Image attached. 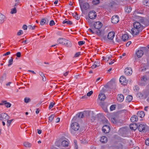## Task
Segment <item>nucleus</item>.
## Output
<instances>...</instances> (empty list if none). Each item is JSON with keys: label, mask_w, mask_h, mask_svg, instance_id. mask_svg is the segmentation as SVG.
<instances>
[{"label": "nucleus", "mask_w": 149, "mask_h": 149, "mask_svg": "<svg viewBox=\"0 0 149 149\" xmlns=\"http://www.w3.org/2000/svg\"><path fill=\"white\" fill-rule=\"evenodd\" d=\"M137 116L140 118H143L145 116V113L144 111H138L137 113Z\"/></svg>", "instance_id": "22"}, {"label": "nucleus", "mask_w": 149, "mask_h": 149, "mask_svg": "<svg viewBox=\"0 0 149 149\" xmlns=\"http://www.w3.org/2000/svg\"><path fill=\"white\" fill-rule=\"evenodd\" d=\"M132 7L130 6H127L125 7V12L129 13L132 10Z\"/></svg>", "instance_id": "24"}, {"label": "nucleus", "mask_w": 149, "mask_h": 149, "mask_svg": "<svg viewBox=\"0 0 149 149\" xmlns=\"http://www.w3.org/2000/svg\"><path fill=\"white\" fill-rule=\"evenodd\" d=\"M1 103H0L1 105H3V104H4V103H5V102H6V100H2L1 101Z\"/></svg>", "instance_id": "54"}, {"label": "nucleus", "mask_w": 149, "mask_h": 149, "mask_svg": "<svg viewBox=\"0 0 149 149\" xmlns=\"http://www.w3.org/2000/svg\"><path fill=\"white\" fill-rule=\"evenodd\" d=\"M80 52H77L74 55V57H78L80 55Z\"/></svg>", "instance_id": "49"}, {"label": "nucleus", "mask_w": 149, "mask_h": 149, "mask_svg": "<svg viewBox=\"0 0 149 149\" xmlns=\"http://www.w3.org/2000/svg\"><path fill=\"white\" fill-rule=\"evenodd\" d=\"M54 115L52 114L49 117V122H52L54 117Z\"/></svg>", "instance_id": "35"}, {"label": "nucleus", "mask_w": 149, "mask_h": 149, "mask_svg": "<svg viewBox=\"0 0 149 149\" xmlns=\"http://www.w3.org/2000/svg\"><path fill=\"white\" fill-rule=\"evenodd\" d=\"M138 119L137 116L135 115H134L132 116L130 118L131 121L133 123L136 122L138 120Z\"/></svg>", "instance_id": "16"}, {"label": "nucleus", "mask_w": 149, "mask_h": 149, "mask_svg": "<svg viewBox=\"0 0 149 149\" xmlns=\"http://www.w3.org/2000/svg\"><path fill=\"white\" fill-rule=\"evenodd\" d=\"M27 26L25 25L24 24L22 26V28L24 30H26L27 29Z\"/></svg>", "instance_id": "53"}, {"label": "nucleus", "mask_w": 149, "mask_h": 149, "mask_svg": "<svg viewBox=\"0 0 149 149\" xmlns=\"http://www.w3.org/2000/svg\"><path fill=\"white\" fill-rule=\"evenodd\" d=\"M17 10L16 8L15 7L11 9V11L10 12V13L12 14L16 13H17Z\"/></svg>", "instance_id": "33"}, {"label": "nucleus", "mask_w": 149, "mask_h": 149, "mask_svg": "<svg viewBox=\"0 0 149 149\" xmlns=\"http://www.w3.org/2000/svg\"><path fill=\"white\" fill-rule=\"evenodd\" d=\"M23 33V32L22 30H20L17 33V35L18 36H20Z\"/></svg>", "instance_id": "44"}, {"label": "nucleus", "mask_w": 149, "mask_h": 149, "mask_svg": "<svg viewBox=\"0 0 149 149\" xmlns=\"http://www.w3.org/2000/svg\"><path fill=\"white\" fill-rule=\"evenodd\" d=\"M42 78V80L43 81H45L46 80V78L45 76V75H44V76H42L41 77Z\"/></svg>", "instance_id": "57"}, {"label": "nucleus", "mask_w": 149, "mask_h": 149, "mask_svg": "<svg viewBox=\"0 0 149 149\" xmlns=\"http://www.w3.org/2000/svg\"><path fill=\"white\" fill-rule=\"evenodd\" d=\"M147 80V78L146 76H143L142 77L141 79V82L139 83L141 84V83H144V82H145Z\"/></svg>", "instance_id": "27"}, {"label": "nucleus", "mask_w": 149, "mask_h": 149, "mask_svg": "<svg viewBox=\"0 0 149 149\" xmlns=\"http://www.w3.org/2000/svg\"><path fill=\"white\" fill-rule=\"evenodd\" d=\"M10 54V52H6V53L4 54L3 55V56H7V55L9 54Z\"/></svg>", "instance_id": "59"}, {"label": "nucleus", "mask_w": 149, "mask_h": 149, "mask_svg": "<svg viewBox=\"0 0 149 149\" xmlns=\"http://www.w3.org/2000/svg\"><path fill=\"white\" fill-rule=\"evenodd\" d=\"M49 20L48 19L45 18L43 19L40 21V24L42 25H43L44 24H48Z\"/></svg>", "instance_id": "17"}, {"label": "nucleus", "mask_w": 149, "mask_h": 149, "mask_svg": "<svg viewBox=\"0 0 149 149\" xmlns=\"http://www.w3.org/2000/svg\"><path fill=\"white\" fill-rule=\"evenodd\" d=\"M112 23L115 24L117 23L119 21V18L118 16L115 15L113 16L111 19Z\"/></svg>", "instance_id": "9"}, {"label": "nucleus", "mask_w": 149, "mask_h": 149, "mask_svg": "<svg viewBox=\"0 0 149 149\" xmlns=\"http://www.w3.org/2000/svg\"><path fill=\"white\" fill-rule=\"evenodd\" d=\"M88 16L90 19H94L96 17L97 14L95 11L91 10L89 12Z\"/></svg>", "instance_id": "6"}, {"label": "nucleus", "mask_w": 149, "mask_h": 149, "mask_svg": "<svg viewBox=\"0 0 149 149\" xmlns=\"http://www.w3.org/2000/svg\"><path fill=\"white\" fill-rule=\"evenodd\" d=\"M116 40L118 42H120L121 41V40L120 39V38H118V37L116 38Z\"/></svg>", "instance_id": "62"}, {"label": "nucleus", "mask_w": 149, "mask_h": 149, "mask_svg": "<svg viewBox=\"0 0 149 149\" xmlns=\"http://www.w3.org/2000/svg\"><path fill=\"white\" fill-rule=\"evenodd\" d=\"M24 146L26 147H29L31 146V144L29 142H25L24 143Z\"/></svg>", "instance_id": "38"}, {"label": "nucleus", "mask_w": 149, "mask_h": 149, "mask_svg": "<svg viewBox=\"0 0 149 149\" xmlns=\"http://www.w3.org/2000/svg\"><path fill=\"white\" fill-rule=\"evenodd\" d=\"M0 116V120L2 121H6L10 118V116L5 113H1Z\"/></svg>", "instance_id": "5"}, {"label": "nucleus", "mask_w": 149, "mask_h": 149, "mask_svg": "<svg viewBox=\"0 0 149 149\" xmlns=\"http://www.w3.org/2000/svg\"><path fill=\"white\" fill-rule=\"evenodd\" d=\"M97 29L98 30L96 31V33L98 36H100L101 33V31L99 30V29Z\"/></svg>", "instance_id": "45"}, {"label": "nucleus", "mask_w": 149, "mask_h": 149, "mask_svg": "<svg viewBox=\"0 0 149 149\" xmlns=\"http://www.w3.org/2000/svg\"><path fill=\"white\" fill-rule=\"evenodd\" d=\"M6 72H4L2 75L0 77L1 82H3L6 79Z\"/></svg>", "instance_id": "23"}, {"label": "nucleus", "mask_w": 149, "mask_h": 149, "mask_svg": "<svg viewBox=\"0 0 149 149\" xmlns=\"http://www.w3.org/2000/svg\"><path fill=\"white\" fill-rule=\"evenodd\" d=\"M4 16L1 13H0V23H2L4 22Z\"/></svg>", "instance_id": "30"}, {"label": "nucleus", "mask_w": 149, "mask_h": 149, "mask_svg": "<svg viewBox=\"0 0 149 149\" xmlns=\"http://www.w3.org/2000/svg\"><path fill=\"white\" fill-rule=\"evenodd\" d=\"M143 54V52L141 50H139L136 52V56L138 58L141 57L142 56Z\"/></svg>", "instance_id": "20"}, {"label": "nucleus", "mask_w": 149, "mask_h": 149, "mask_svg": "<svg viewBox=\"0 0 149 149\" xmlns=\"http://www.w3.org/2000/svg\"><path fill=\"white\" fill-rule=\"evenodd\" d=\"M135 125L136 126V128H138L139 131L141 132H144L145 131L146 128L145 124H139V123H135Z\"/></svg>", "instance_id": "3"}, {"label": "nucleus", "mask_w": 149, "mask_h": 149, "mask_svg": "<svg viewBox=\"0 0 149 149\" xmlns=\"http://www.w3.org/2000/svg\"><path fill=\"white\" fill-rule=\"evenodd\" d=\"M100 2L99 0H93L92 1V3L94 5H96L98 4Z\"/></svg>", "instance_id": "39"}, {"label": "nucleus", "mask_w": 149, "mask_h": 149, "mask_svg": "<svg viewBox=\"0 0 149 149\" xmlns=\"http://www.w3.org/2000/svg\"><path fill=\"white\" fill-rule=\"evenodd\" d=\"M133 99L132 96L131 95H128L126 97V100L129 102H130Z\"/></svg>", "instance_id": "31"}, {"label": "nucleus", "mask_w": 149, "mask_h": 149, "mask_svg": "<svg viewBox=\"0 0 149 149\" xmlns=\"http://www.w3.org/2000/svg\"><path fill=\"white\" fill-rule=\"evenodd\" d=\"M13 119H11L10 120H7L8 123V124H7V125L8 127H9L10 126V124L11 123V122L13 121Z\"/></svg>", "instance_id": "41"}, {"label": "nucleus", "mask_w": 149, "mask_h": 149, "mask_svg": "<svg viewBox=\"0 0 149 149\" xmlns=\"http://www.w3.org/2000/svg\"><path fill=\"white\" fill-rule=\"evenodd\" d=\"M65 41H66V39L63 38H59L58 39V42L59 44H61L63 45L65 44L64 42H65Z\"/></svg>", "instance_id": "25"}, {"label": "nucleus", "mask_w": 149, "mask_h": 149, "mask_svg": "<svg viewBox=\"0 0 149 149\" xmlns=\"http://www.w3.org/2000/svg\"><path fill=\"white\" fill-rule=\"evenodd\" d=\"M77 12H74V13H72V15L74 17H75V16L77 15Z\"/></svg>", "instance_id": "58"}, {"label": "nucleus", "mask_w": 149, "mask_h": 149, "mask_svg": "<svg viewBox=\"0 0 149 149\" xmlns=\"http://www.w3.org/2000/svg\"><path fill=\"white\" fill-rule=\"evenodd\" d=\"M37 131L38 132V134H41V132H42V130H41L38 129L37 130Z\"/></svg>", "instance_id": "64"}, {"label": "nucleus", "mask_w": 149, "mask_h": 149, "mask_svg": "<svg viewBox=\"0 0 149 149\" xmlns=\"http://www.w3.org/2000/svg\"><path fill=\"white\" fill-rule=\"evenodd\" d=\"M39 74L41 76H44V74L42 72H39Z\"/></svg>", "instance_id": "63"}, {"label": "nucleus", "mask_w": 149, "mask_h": 149, "mask_svg": "<svg viewBox=\"0 0 149 149\" xmlns=\"http://www.w3.org/2000/svg\"><path fill=\"white\" fill-rule=\"evenodd\" d=\"M71 127L73 130L76 131H78L79 126L78 123L77 122H74L72 124Z\"/></svg>", "instance_id": "8"}, {"label": "nucleus", "mask_w": 149, "mask_h": 149, "mask_svg": "<svg viewBox=\"0 0 149 149\" xmlns=\"http://www.w3.org/2000/svg\"><path fill=\"white\" fill-rule=\"evenodd\" d=\"M119 81L121 84L123 85H126L128 82V80H127L124 76H121L120 78Z\"/></svg>", "instance_id": "7"}, {"label": "nucleus", "mask_w": 149, "mask_h": 149, "mask_svg": "<svg viewBox=\"0 0 149 149\" xmlns=\"http://www.w3.org/2000/svg\"><path fill=\"white\" fill-rule=\"evenodd\" d=\"M13 58L12 57H11V59L9 60L8 61V66H9L10 65H11L13 64Z\"/></svg>", "instance_id": "40"}, {"label": "nucleus", "mask_w": 149, "mask_h": 149, "mask_svg": "<svg viewBox=\"0 0 149 149\" xmlns=\"http://www.w3.org/2000/svg\"><path fill=\"white\" fill-rule=\"evenodd\" d=\"M124 99V97L123 95L120 94L118 95L117 97V100L119 102H122Z\"/></svg>", "instance_id": "14"}, {"label": "nucleus", "mask_w": 149, "mask_h": 149, "mask_svg": "<svg viewBox=\"0 0 149 149\" xmlns=\"http://www.w3.org/2000/svg\"><path fill=\"white\" fill-rule=\"evenodd\" d=\"M131 43V41H129L126 44V45L127 47H128L130 45V44Z\"/></svg>", "instance_id": "55"}, {"label": "nucleus", "mask_w": 149, "mask_h": 149, "mask_svg": "<svg viewBox=\"0 0 149 149\" xmlns=\"http://www.w3.org/2000/svg\"><path fill=\"white\" fill-rule=\"evenodd\" d=\"M21 53L20 52H18L17 53L16 55L18 57H20L21 56Z\"/></svg>", "instance_id": "52"}, {"label": "nucleus", "mask_w": 149, "mask_h": 149, "mask_svg": "<svg viewBox=\"0 0 149 149\" xmlns=\"http://www.w3.org/2000/svg\"><path fill=\"white\" fill-rule=\"evenodd\" d=\"M134 125H135V123L133 124H131L130 125V129L132 130H135L136 129V128L134 129L133 127Z\"/></svg>", "instance_id": "43"}, {"label": "nucleus", "mask_w": 149, "mask_h": 149, "mask_svg": "<svg viewBox=\"0 0 149 149\" xmlns=\"http://www.w3.org/2000/svg\"><path fill=\"white\" fill-rule=\"evenodd\" d=\"M54 104L55 103H53L52 102L50 103L49 107V109H50L52 108L53 107Z\"/></svg>", "instance_id": "42"}, {"label": "nucleus", "mask_w": 149, "mask_h": 149, "mask_svg": "<svg viewBox=\"0 0 149 149\" xmlns=\"http://www.w3.org/2000/svg\"><path fill=\"white\" fill-rule=\"evenodd\" d=\"M115 33L113 32H109L107 38L109 40H112L113 39L115 36Z\"/></svg>", "instance_id": "13"}, {"label": "nucleus", "mask_w": 149, "mask_h": 149, "mask_svg": "<svg viewBox=\"0 0 149 149\" xmlns=\"http://www.w3.org/2000/svg\"><path fill=\"white\" fill-rule=\"evenodd\" d=\"M115 107L114 105H112L110 107V109L111 111H112L115 109Z\"/></svg>", "instance_id": "51"}, {"label": "nucleus", "mask_w": 149, "mask_h": 149, "mask_svg": "<svg viewBox=\"0 0 149 149\" xmlns=\"http://www.w3.org/2000/svg\"><path fill=\"white\" fill-rule=\"evenodd\" d=\"M102 24L100 22H97L94 23V26L97 29H100L102 26Z\"/></svg>", "instance_id": "11"}, {"label": "nucleus", "mask_w": 149, "mask_h": 149, "mask_svg": "<svg viewBox=\"0 0 149 149\" xmlns=\"http://www.w3.org/2000/svg\"><path fill=\"white\" fill-rule=\"evenodd\" d=\"M69 71H67L65 73H64L63 75L65 76H66L68 74Z\"/></svg>", "instance_id": "61"}, {"label": "nucleus", "mask_w": 149, "mask_h": 149, "mask_svg": "<svg viewBox=\"0 0 149 149\" xmlns=\"http://www.w3.org/2000/svg\"><path fill=\"white\" fill-rule=\"evenodd\" d=\"M124 72L127 75H130L132 73V70L131 68L127 67L125 69Z\"/></svg>", "instance_id": "10"}, {"label": "nucleus", "mask_w": 149, "mask_h": 149, "mask_svg": "<svg viewBox=\"0 0 149 149\" xmlns=\"http://www.w3.org/2000/svg\"><path fill=\"white\" fill-rule=\"evenodd\" d=\"M133 27L132 28L131 31L133 34L136 35L141 32L143 29V26L141 23L136 21L133 24Z\"/></svg>", "instance_id": "1"}, {"label": "nucleus", "mask_w": 149, "mask_h": 149, "mask_svg": "<svg viewBox=\"0 0 149 149\" xmlns=\"http://www.w3.org/2000/svg\"><path fill=\"white\" fill-rule=\"evenodd\" d=\"M93 93V91H92L88 92L87 94V96H90Z\"/></svg>", "instance_id": "47"}, {"label": "nucleus", "mask_w": 149, "mask_h": 149, "mask_svg": "<svg viewBox=\"0 0 149 149\" xmlns=\"http://www.w3.org/2000/svg\"><path fill=\"white\" fill-rule=\"evenodd\" d=\"M79 4L81 10L82 11H83V9L86 10L89 8V5L88 3H83L82 2L79 1Z\"/></svg>", "instance_id": "4"}, {"label": "nucleus", "mask_w": 149, "mask_h": 149, "mask_svg": "<svg viewBox=\"0 0 149 149\" xmlns=\"http://www.w3.org/2000/svg\"><path fill=\"white\" fill-rule=\"evenodd\" d=\"M40 111V110L39 108L36 109V113L37 114H38L39 113V111Z\"/></svg>", "instance_id": "60"}, {"label": "nucleus", "mask_w": 149, "mask_h": 149, "mask_svg": "<svg viewBox=\"0 0 149 149\" xmlns=\"http://www.w3.org/2000/svg\"><path fill=\"white\" fill-rule=\"evenodd\" d=\"M141 50H142L143 52H144L147 53L148 52V48L146 47H142L141 48Z\"/></svg>", "instance_id": "32"}, {"label": "nucleus", "mask_w": 149, "mask_h": 149, "mask_svg": "<svg viewBox=\"0 0 149 149\" xmlns=\"http://www.w3.org/2000/svg\"><path fill=\"white\" fill-rule=\"evenodd\" d=\"M55 24V23L54 20H52L49 23V25L51 26H52Z\"/></svg>", "instance_id": "46"}, {"label": "nucleus", "mask_w": 149, "mask_h": 149, "mask_svg": "<svg viewBox=\"0 0 149 149\" xmlns=\"http://www.w3.org/2000/svg\"><path fill=\"white\" fill-rule=\"evenodd\" d=\"M109 87L111 89H113L115 88V82L113 81H111L108 84Z\"/></svg>", "instance_id": "19"}, {"label": "nucleus", "mask_w": 149, "mask_h": 149, "mask_svg": "<svg viewBox=\"0 0 149 149\" xmlns=\"http://www.w3.org/2000/svg\"><path fill=\"white\" fill-rule=\"evenodd\" d=\"M4 105L7 108L10 107L11 106V104L9 102H7L4 103Z\"/></svg>", "instance_id": "34"}, {"label": "nucleus", "mask_w": 149, "mask_h": 149, "mask_svg": "<svg viewBox=\"0 0 149 149\" xmlns=\"http://www.w3.org/2000/svg\"><path fill=\"white\" fill-rule=\"evenodd\" d=\"M90 111H84L82 112H80L77 114L74 117L73 119L76 120L77 118H87L89 116Z\"/></svg>", "instance_id": "2"}, {"label": "nucleus", "mask_w": 149, "mask_h": 149, "mask_svg": "<svg viewBox=\"0 0 149 149\" xmlns=\"http://www.w3.org/2000/svg\"><path fill=\"white\" fill-rule=\"evenodd\" d=\"M66 42H67V44L65 45L68 47H71V44L70 42L67 40H66Z\"/></svg>", "instance_id": "36"}, {"label": "nucleus", "mask_w": 149, "mask_h": 149, "mask_svg": "<svg viewBox=\"0 0 149 149\" xmlns=\"http://www.w3.org/2000/svg\"><path fill=\"white\" fill-rule=\"evenodd\" d=\"M129 37L127 34H124L122 36V40L124 41H126L128 39Z\"/></svg>", "instance_id": "26"}, {"label": "nucleus", "mask_w": 149, "mask_h": 149, "mask_svg": "<svg viewBox=\"0 0 149 149\" xmlns=\"http://www.w3.org/2000/svg\"><path fill=\"white\" fill-rule=\"evenodd\" d=\"M145 143L146 145L149 146V139H148L146 140Z\"/></svg>", "instance_id": "50"}, {"label": "nucleus", "mask_w": 149, "mask_h": 149, "mask_svg": "<svg viewBox=\"0 0 149 149\" xmlns=\"http://www.w3.org/2000/svg\"><path fill=\"white\" fill-rule=\"evenodd\" d=\"M85 42L82 41H79L78 42V44L79 45H81L85 43Z\"/></svg>", "instance_id": "48"}, {"label": "nucleus", "mask_w": 149, "mask_h": 149, "mask_svg": "<svg viewBox=\"0 0 149 149\" xmlns=\"http://www.w3.org/2000/svg\"><path fill=\"white\" fill-rule=\"evenodd\" d=\"M106 98L105 95L103 93H100L98 95V98L101 101L104 100Z\"/></svg>", "instance_id": "15"}, {"label": "nucleus", "mask_w": 149, "mask_h": 149, "mask_svg": "<svg viewBox=\"0 0 149 149\" xmlns=\"http://www.w3.org/2000/svg\"><path fill=\"white\" fill-rule=\"evenodd\" d=\"M100 105L102 108L103 110L105 112H107V106L105 105V103L103 102H101Z\"/></svg>", "instance_id": "18"}, {"label": "nucleus", "mask_w": 149, "mask_h": 149, "mask_svg": "<svg viewBox=\"0 0 149 149\" xmlns=\"http://www.w3.org/2000/svg\"><path fill=\"white\" fill-rule=\"evenodd\" d=\"M102 130L104 133H107L109 132L110 128L109 126L107 125H105L102 127Z\"/></svg>", "instance_id": "12"}, {"label": "nucleus", "mask_w": 149, "mask_h": 149, "mask_svg": "<svg viewBox=\"0 0 149 149\" xmlns=\"http://www.w3.org/2000/svg\"><path fill=\"white\" fill-rule=\"evenodd\" d=\"M24 102L26 103H28L31 101V99L29 98L25 97L24 99Z\"/></svg>", "instance_id": "37"}, {"label": "nucleus", "mask_w": 149, "mask_h": 149, "mask_svg": "<svg viewBox=\"0 0 149 149\" xmlns=\"http://www.w3.org/2000/svg\"><path fill=\"white\" fill-rule=\"evenodd\" d=\"M100 141L103 143H106L107 141V138L106 136H102L101 138Z\"/></svg>", "instance_id": "21"}, {"label": "nucleus", "mask_w": 149, "mask_h": 149, "mask_svg": "<svg viewBox=\"0 0 149 149\" xmlns=\"http://www.w3.org/2000/svg\"><path fill=\"white\" fill-rule=\"evenodd\" d=\"M61 144L62 146L66 147L68 146V143L66 141L64 140L61 142Z\"/></svg>", "instance_id": "29"}, {"label": "nucleus", "mask_w": 149, "mask_h": 149, "mask_svg": "<svg viewBox=\"0 0 149 149\" xmlns=\"http://www.w3.org/2000/svg\"><path fill=\"white\" fill-rule=\"evenodd\" d=\"M74 18L78 20L80 18V17L78 16V14H77V15L75 16L74 17Z\"/></svg>", "instance_id": "56"}, {"label": "nucleus", "mask_w": 149, "mask_h": 149, "mask_svg": "<svg viewBox=\"0 0 149 149\" xmlns=\"http://www.w3.org/2000/svg\"><path fill=\"white\" fill-rule=\"evenodd\" d=\"M63 24H66L68 25H71L72 24V22L68 20L67 19H65L63 22Z\"/></svg>", "instance_id": "28"}]
</instances>
